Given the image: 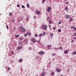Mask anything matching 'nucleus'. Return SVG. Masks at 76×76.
Here are the masks:
<instances>
[{"label": "nucleus", "mask_w": 76, "mask_h": 76, "mask_svg": "<svg viewBox=\"0 0 76 76\" xmlns=\"http://www.w3.org/2000/svg\"><path fill=\"white\" fill-rule=\"evenodd\" d=\"M42 28L45 30H47V25H43Z\"/></svg>", "instance_id": "nucleus-1"}, {"label": "nucleus", "mask_w": 76, "mask_h": 76, "mask_svg": "<svg viewBox=\"0 0 76 76\" xmlns=\"http://www.w3.org/2000/svg\"><path fill=\"white\" fill-rule=\"evenodd\" d=\"M20 29H21V31L22 32H25L26 31V29L25 28H23V27L20 26Z\"/></svg>", "instance_id": "nucleus-2"}, {"label": "nucleus", "mask_w": 76, "mask_h": 76, "mask_svg": "<svg viewBox=\"0 0 76 76\" xmlns=\"http://www.w3.org/2000/svg\"><path fill=\"white\" fill-rule=\"evenodd\" d=\"M44 53H45L44 51H40L39 52V54L40 55H42L44 54Z\"/></svg>", "instance_id": "nucleus-3"}, {"label": "nucleus", "mask_w": 76, "mask_h": 76, "mask_svg": "<svg viewBox=\"0 0 76 76\" xmlns=\"http://www.w3.org/2000/svg\"><path fill=\"white\" fill-rule=\"evenodd\" d=\"M49 7L47 9L46 11H47V12H50V10H51V7Z\"/></svg>", "instance_id": "nucleus-4"}, {"label": "nucleus", "mask_w": 76, "mask_h": 76, "mask_svg": "<svg viewBox=\"0 0 76 76\" xmlns=\"http://www.w3.org/2000/svg\"><path fill=\"white\" fill-rule=\"evenodd\" d=\"M31 41L35 43V42H36V40H35V39L34 38L32 39H31Z\"/></svg>", "instance_id": "nucleus-5"}, {"label": "nucleus", "mask_w": 76, "mask_h": 76, "mask_svg": "<svg viewBox=\"0 0 76 76\" xmlns=\"http://www.w3.org/2000/svg\"><path fill=\"white\" fill-rule=\"evenodd\" d=\"M41 76H45V72H43L41 74H40Z\"/></svg>", "instance_id": "nucleus-6"}, {"label": "nucleus", "mask_w": 76, "mask_h": 76, "mask_svg": "<svg viewBox=\"0 0 76 76\" xmlns=\"http://www.w3.org/2000/svg\"><path fill=\"white\" fill-rule=\"evenodd\" d=\"M65 17L67 19H69L70 18V16L69 15H65Z\"/></svg>", "instance_id": "nucleus-7"}, {"label": "nucleus", "mask_w": 76, "mask_h": 76, "mask_svg": "<svg viewBox=\"0 0 76 76\" xmlns=\"http://www.w3.org/2000/svg\"><path fill=\"white\" fill-rule=\"evenodd\" d=\"M56 70L57 72H60L61 70L59 68H57L56 69Z\"/></svg>", "instance_id": "nucleus-8"}, {"label": "nucleus", "mask_w": 76, "mask_h": 76, "mask_svg": "<svg viewBox=\"0 0 76 76\" xmlns=\"http://www.w3.org/2000/svg\"><path fill=\"white\" fill-rule=\"evenodd\" d=\"M36 12L37 15H38V14H39V13H40V11H38V10H37L36 11Z\"/></svg>", "instance_id": "nucleus-9"}, {"label": "nucleus", "mask_w": 76, "mask_h": 76, "mask_svg": "<svg viewBox=\"0 0 76 76\" xmlns=\"http://www.w3.org/2000/svg\"><path fill=\"white\" fill-rule=\"evenodd\" d=\"M22 48V46L18 47V48L17 49V50H21V49Z\"/></svg>", "instance_id": "nucleus-10"}, {"label": "nucleus", "mask_w": 76, "mask_h": 76, "mask_svg": "<svg viewBox=\"0 0 76 76\" xmlns=\"http://www.w3.org/2000/svg\"><path fill=\"white\" fill-rule=\"evenodd\" d=\"M23 61V60H22V59L20 58L19 60V63H21Z\"/></svg>", "instance_id": "nucleus-11"}, {"label": "nucleus", "mask_w": 76, "mask_h": 76, "mask_svg": "<svg viewBox=\"0 0 76 76\" xmlns=\"http://www.w3.org/2000/svg\"><path fill=\"white\" fill-rule=\"evenodd\" d=\"M69 8H68V7H66L65 8V10H66V11H68Z\"/></svg>", "instance_id": "nucleus-12"}, {"label": "nucleus", "mask_w": 76, "mask_h": 76, "mask_svg": "<svg viewBox=\"0 0 76 76\" xmlns=\"http://www.w3.org/2000/svg\"><path fill=\"white\" fill-rule=\"evenodd\" d=\"M48 50H50V48H51V46L50 45H48Z\"/></svg>", "instance_id": "nucleus-13"}, {"label": "nucleus", "mask_w": 76, "mask_h": 76, "mask_svg": "<svg viewBox=\"0 0 76 76\" xmlns=\"http://www.w3.org/2000/svg\"><path fill=\"white\" fill-rule=\"evenodd\" d=\"M68 52H69V51L67 50H65L64 51V53H65V54H67Z\"/></svg>", "instance_id": "nucleus-14"}, {"label": "nucleus", "mask_w": 76, "mask_h": 76, "mask_svg": "<svg viewBox=\"0 0 76 76\" xmlns=\"http://www.w3.org/2000/svg\"><path fill=\"white\" fill-rule=\"evenodd\" d=\"M27 34L28 35H31V33H29V32H27Z\"/></svg>", "instance_id": "nucleus-15"}, {"label": "nucleus", "mask_w": 76, "mask_h": 76, "mask_svg": "<svg viewBox=\"0 0 76 76\" xmlns=\"http://www.w3.org/2000/svg\"><path fill=\"white\" fill-rule=\"evenodd\" d=\"M48 22L49 23H50V24H52V22L50 20H48Z\"/></svg>", "instance_id": "nucleus-16"}, {"label": "nucleus", "mask_w": 76, "mask_h": 76, "mask_svg": "<svg viewBox=\"0 0 76 76\" xmlns=\"http://www.w3.org/2000/svg\"><path fill=\"white\" fill-rule=\"evenodd\" d=\"M15 37H16V38H18V37H19V34H18V35H15Z\"/></svg>", "instance_id": "nucleus-17"}, {"label": "nucleus", "mask_w": 76, "mask_h": 76, "mask_svg": "<svg viewBox=\"0 0 76 76\" xmlns=\"http://www.w3.org/2000/svg\"><path fill=\"white\" fill-rule=\"evenodd\" d=\"M42 36V34L41 33L39 35V37H41Z\"/></svg>", "instance_id": "nucleus-18"}, {"label": "nucleus", "mask_w": 76, "mask_h": 76, "mask_svg": "<svg viewBox=\"0 0 76 76\" xmlns=\"http://www.w3.org/2000/svg\"><path fill=\"white\" fill-rule=\"evenodd\" d=\"M50 75H54V72H52L50 73Z\"/></svg>", "instance_id": "nucleus-19"}, {"label": "nucleus", "mask_w": 76, "mask_h": 76, "mask_svg": "<svg viewBox=\"0 0 76 76\" xmlns=\"http://www.w3.org/2000/svg\"><path fill=\"white\" fill-rule=\"evenodd\" d=\"M27 41H28V40H27V39H25L24 40V42H27Z\"/></svg>", "instance_id": "nucleus-20"}, {"label": "nucleus", "mask_w": 76, "mask_h": 76, "mask_svg": "<svg viewBox=\"0 0 76 76\" xmlns=\"http://www.w3.org/2000/svg\"><path fill=\"white\" fill-rule=\"evenodd\" d=\"M73 55H75V54H76V51H75L73 52Z\"/></svg>", "instance_id": "nucleus-21"}, {"label": "nucleus", "mask_w": 76, "mask_h": 76, "mask_svg": "<svg viewBox=\"0 0 76 76\" xmlns=\"http://www.w3.org/2000/svg\"><path fill=\"white\" fill-rule=\"evenodd\" d=\"M10 16H11L12 15V12H10L9 13Z\"/></svg>", "instance_id": "nucleus-22"}, {"label": "nucleus", "mask_w": 76, "mask_h": 76, "mask_svg": "<svg viewBox=\"0 0 76 76\" xmlns=\"http://www.w3.org/2000/svg\"><path fill=\"white\" fill-rule=\"evenodd\" d=\"M73 18H70V21H72V20H73Z\"/></svg>", "instance_id": "nucleus-23"}, {"label": "nucleus", "mask_w": 76, "mask_h": 76, "mask_svg": "<svg viewBox=\"0 0 76 76\" xmlns=\"http://www.w3.org/2000/svg\"><path fill=\"white\" fill-rule=\"evenodd\" d=\"M59 48L60 50H63V48L61 47V46H60L59 47Z\"/></svg>", "instance_id": "nucleus-24"}, {"label": "nucleus", "mask_w": 76, "mask_h": 76, "mask_svg": "<svg viewBox=\"0 0 76 76\" xmlns=\"http://www.w3.org/2000/svg\"><path fill=\"white\" fill-rule=\"evenodd\" d=\"M43 35H44V36L45 35V32H43Z\"/></svg>", "instance_id": "nucleus-25"}, {"label": "nucleus", "mask_w": 76, "mask_h": 76, "mask_svg": "<svg viewBox=\"0 0 76 76\" xmlns=\"http://www.w3.org/2000/svg\"><path fill=\"white\" fill-rule=\"evenodd\" d=\"M27 7H28V8H29V4H27Z\"/></svg>", "instance_id": "nucleus-26"}, {"label": "nucleus", "mask_w": 76, "mask_h": 76, "mask_svg": "<svg viewBox=\"0 0 76 76\" xmlns=\"http://www.w3.org/2000/svg\"><path fill=\"white\" fill-rule=\"evenodd\" d=\"M61 21H59L58 23V25H60V24H61Z\"/></svg>", "instance_id": "nucleus-27"}, {"label": "nucleus", "mask_w": 76, "mask_h": 76, "mask_svg": "<svg viewBox=\"0 0 76 76\" xmlns=\"http://www.w3.org/2000/svg\"><path fill=\"white\" fill-rule=\"evenodd\" d=\"M23 38H21L20 39V41H22V40H23Z\"/></svg>", "instance_id": "nucleus-28"}, {"label": "nucleus", "mask_w": 76, "mask_h": 76, "mask_svg": "<svg viewBox=\"0 0 76 76\" xmlns=\"http://www.w3.org/2000/svg\"><path fill=\"white\" fill-rule=\"evenodd\" d=\"M50 35L51 37H53V34L51 33L50 34Z\"/></svg>", "instance_id": "nucleus-29"}, {"label": "nucleus", "mask_w": 76, "mask_h": 76, "mask_svg": "<svg viewBox=\"0 0 76 76\" xmlns=\"http://www.w3.org/2000/svg\"><path fill=\"white\" fill-rule=\"evenodd\" d=\"M61 29H59L58 30V32H61Z\"/></svg>", "instance_id": "nucleus-30"}, {"label": "nucleus", "mask_w": 76, "mask_h": 76, "mask_svg": "<svg viewBox=\"0 0 76 76\" xmlns=\"http://www.w3.org/2000/svg\"><path fill=\"white\" fill-rule=\"evenodd\" d=\"M24 36L25 37H27V34H25L24 35Z\"/></svg>", "instance_id": "nucleus-31"}, {"label": "nucleus", "mask_w": 76, "mask_h": 76, "mask_svg": "<svg viewBox=\"0 0 76 76\" xmlns=\"http://www.w3.org/2000/svg\"><path fill=\"white\" fill-rule=\"evenodd\" d=\"M37 42H38V43H40V41L39 40H37Z\"/></svg>", "instance_id": "nucleus-32"}, {"label": "nucleus", "mask_w": 76, "mask_h": 76, "mask_svg": "<svg viewBox=\"0 0 76 76\" xmlns=\"http://www.w3.org/2000/svg\"><path fill=\"white\" fill-rule=\"evenodd\" d=\"M71 43H73V42H74V40H72L71 41Z\"/></svg>", "instance_id": "nucleus-33"}, {"label": "nucleus", "mask_w": 76, "mask_h": 76, "mask_svg": "<svg viewBox=\"0 0 76 76\" xmlns=\"http://www.w3.org/2000/svg\"><path fill=\"white\" fill-rule=\"evenodd\" d=\"M14 52H13V51L11 52V54H12V55L13 54H14Z\"/></svg>", "instance_id": "nucleus-34"}, {"label": "nucleus", "mask_w": 76, "mask_h": 76, "mask_svg": "<svg viewBox=\"0 0 76 76\" xmlns=\"http://www.w3.org/2000/svg\"><path fill=\"white\" fill-rule=\"evenodd\" d=\"M22 8H25V6H24V5H22Z\"/></svg>", "instance_id": "nucleus-35"}, {"label": "nucleus", "mask_w": 76, "mask_h": 76, "mask_svg": "<svg viewBox=\"0 0 76 76\" xmlns=\"http://www.w3.org/2000/svg\"><path fill=\"white\" fill-rule=\"evenodd\" d=\"M75 27H74L73 26H71V28L72 29H73H73H74V28Z\"/></svg>", "instance_id": "nucleus-36"}, {"label": "nucleus", "mask_w": 76, "mask_h": 76, "mask_svg": "<svg viewBox=\"0 0 76 76\" xmlns=\"http://www.w3.org/2000/svg\"><path fill=\"white\" fill-rule=\"evenodd\" d=\"M45 1V0H43V1H42V4H44V1Z\"/></svg>", "instance_id": "nucleus-37"}, {"label": "nucleus", "mask_w": 76, "mask_h": 76, "mask_svg": "<svg viewBox=\"0 0 76 76\" xmlns=\"http://www.w3.org/2000/svg\"><path fill=\"white\" fill-rule=\"evenodd\" d=\"M28 19H29V17H27L26 18V20H28Z\"/></svg>", "instance_id": "nucleus-38"}, {"label": "nucleus", "mask_w": 76, "mask_h": 76, "mask_svg": "<svg viewBox=\"0 0 76 76\" xmlns=\"http://www.w3.org/2000/svg\"><path fill=\"white\" fill-rule=\"evenodd\" d=\"M17 6L18 7H20V5H19V4H18Z\"/></svg>", "instance_id": "nucleus-39"}, {"label": "nucleus", "mask_w": 76, "mask_h": 76, "mask_svg": "<svg viewBox=\"0 0 76 76\" xmlns=\"http://www.w3.org/2000/svg\"><path fill=\"white\" fill-rule=\"evenodd\" d=\"M6 28H7V29H9V27H8V26H6Z\"/></svg>", "instance_id": "nucleus-40"}, {"label": "nucleus", "mask_w": 76, "mask_h": 76, "mask_svg": "<svg viewBox=\"0 0 76 76\" xmlns=\"http://www.w3.org/2000/svg\"><path fill=\"white\" fill-rule=\"evenodd\" d=\"M74 29L75 31H76V27H75L74 28Z\"/></svg>", "instance_id": "nucleus-41"}, {"label": "nucleus", "mask_w": 76, "mask_h": 76, "mask_svg": "<svg viewBox=\"0 0 76 76\" xmlns=\"http://www.w3.org/2000/svg\"><path fill=\"white\" fill-rule=\"evenodd\" d=\"M74 36H76V32L74 33Z\"/></svg>", "instance_id": "nucleus-42"}, {"label": "nucleus", "mask_w": 76, "mask_h": 76, "mask_svg": "<svg viewBox=\"0 0 76 76\" xmlns=\"http://www.w3.org/2000/svg\"><path fill=\"white\" fill-rule=\"evenodd\" d=\"M31 49H32V48H31V47H30V48H29V50H31Z\"/></svg>", "instance_id": "nucleus-43"}, {"label": "nucleus", "mask_w": 76, "mask_h": 76, "mask_svg": "<svg viewBox=\"0 0 76 76\" xmlns=\"http://www.w3.org/2000/svg\"><path fill=\"white\" fill-rule=\"evenodd\" d=\"M48 26H49V28H51V25H48Z\"/></svg>", "instance_id": "nucleus-44"}, {"label": "nucleus", "mask_w": 76, "mask_h": 76, "mask_svg": "<svg viewBox=\"0 0 76 76\" xmlns=\"http://www.w3.org/2000/svg\"><path fill=\"white\" fill-rule=\"evenodd\" d=\"M35 37H37V34H35Z\"/></svg>", "instance_id": "nucleus-45"}, {"label": "nucleus", "mask_w": 76, "mask_h": 76, "mask_svg": "<svg viewBox=\"0 0 76 76\" xmlns=\"http://www.w3.org/2000/svg\"><path fill=\"white\" fill-rule=\"evenodd\" d=\"M52 56H54V53H53L52 54Z\"/></svg>", "instance_id": "nucleus-46"}, {"label": "nucleus", "mask_w": 76, "mask_h": 76, "mask_svg": "<svg viewBox=\"0 0 76 76\" xmlns=\"http://www.w3.org/2000/svg\"><path fill=\"white\" fill-rule=\"evenodd\" d=\"M8 70H10V67H8Z\"/></svg>", "instance_id": "nucleus-47"}, {"label": "nucleus", "mask_w": 76, "mask_h": 76, "mask_svg": "<svg viewBox=\"0 0 76 76\" xmlns=\"http://www.w3.org/2000/svg\"><path fill=\"white\" fill-rule=\"evenodd\" d=\"M12 22H15V20H14V19H13L12 20Z\"/></svg>", "instance_id": "nucleus-48"}, {"label": "nucleus", "mask_w": 76, "mask_h": 76, "mask_svg": "<svg viewBox=\"0 0 76 76\" xmlns=\"http://www.w3.org/2000/svg\"><path fill=\"white\" fill-rule=\"evenodd\" d=\"M73 39H76V37H74L73 38Z\"/></svg>", "instance_id": "nucleus-49"}, {"label": "nucleus", "mask_w": 76, "mask_h": 76, "mask_svg": "<svg viewBox=\"0 0 76 76\" xmlns=\"http://www.w3.org/2000/svg\"><path fill=\"white\" fill-rule=\"evenodd\" d=\"M34 19H35V18H36V16H34Z\"/></svg>", "instance_id": "nucleus-50"}, {"label": "nucleus", "mask_w": 76, "mask_h": 76, "mask_svg": "<svg viewBox=\"0 0 76 76\" xmlns=\"http://www.w3.org/2000/svg\"><path fill=\"white\" fill-rule=\"evenodd\" d=\"M66 4H69V2H66Z\"/></svg>", "instance_id": "nucleus-51"}, {"label": "nucleus", "mask_w": 76, "mask_h": 76, "mask_svg": "<svg viewBox=\"0 0 76 76\" xmlns=\"http://www.w3.org/2000/svg\"><path fill=\"white\" fill-rule=\"evenodd\" d=\"M53 29H54V30L56 29V28L54 27V28H53Z\"/></svg>", "instance_id": "nucleus-52"}, {"label": "nucleus", "mask_w": 76, "mask_h": 76, "mask_svg": "<svg viewBox=\"0 0 76 76\" xmlns=\"http://www.w3.org/2000/svg\"><path fill=\"white\" fill-rule=\"evenodd\" d=\"M47 18L48 19H49V17H48Z\"/></svg>", "instance_id": "nucleus-53"}, {"label": "nucleus", "mask_w": 76, "mask_h": 76, "mask_svg": "<svg viewBox=\"0 0 76 76\" xmlns=\"http://www.w3.org/2000/svg\"><path fill=\"white\" fill-rule=\"evenodd\" d=\"M21 19H23V18H21Z\"/></svg>", "instance_id": "nucleus-54"}, {"label": "nucleus", "mask_w": 76, "mask_h": 76, "mask_svg": "<svg viewBox=\"0 0 76 76\" xmlns=\"http://www.w3.org/2000/svg\"><path fill=\"white\" fill-rule=\"evenodd\" d=\"M61 76H63V75H61Z\"/></svg>", "instance_id": "nucleus-55"}, {"label": "nucleus", "mask_w": 76, "mask_h": 76, "mask_svg": "<svg viewBox=\"0 0 76 76\" xmlns=\"http://www.w3.org/2000/svg\"><path fill=\"white\" fill-rule=\"evenodd\" d=\"M0 15H1V14Z\"/></svg>", "instance_id": "nucleus-56"}, {"label": "nucleus", "mask_w": 76, "mask_h": 76, "mask_svg": "<svg viewBox=\"0 0 76 76\" xmlns=\"http://www.w3.org/2000/svg\"><path fill=\"white\" fill-rule=\"evenodd\" d=\"M22 20V21H23V20Z\"/></svg>", "instance_id": "nucleus-57"}, {"label": "nucleus", "mask_w": 76, "mask_h": 76, "mask_svg": "<svg viewBox=\"0 0 76 76\" xmlns=\"http://www.w3.org/2000/svg\"><path fill=\"white\" fill-rule=\"evenodd\" d=\"M51 76H53V75H51Z\"/></svg>", "instance_id": "nucleus-58"}, {"label": "nucleus", "mask_w": 76, "mask_h": 76, "mask_svg": "<svg viewBox=\"0 0 76 76\" xmlns=\"http://www.w3.org/2000/svg\"><path fill=\"white\" fill-rule=\"evenodd\" d=\"M65 0L67 1V0Z\"/></svg>", "instance_id": "nucleus-59"}]
</instances>
